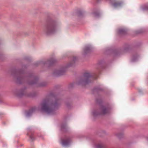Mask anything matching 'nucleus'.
I'll list each match as a JSON object with an SVG mask.
<instances>
[{"label":"nucleus","mask_w":148,"mask_h":148,"mask_svg":"<svg viewBox=\"0 0 148 148\" xmlns=\"http://www.w3.org/2000/svg\"><path fill=\"white\" fill-rule=\"evenodd\" d=\"M61 104L60 99L56 96L49 95L38 106L39 110L48 114H55Z\"/></svg>","instance_id":"nucleus-1"},{"label":"nucleus","mask_w":148,"mask_h":148,"mask_svg":"<svg viewBox=\"0 0 148 148\" xmlns=\"http://www.w3.org/2000/svg\"><path fill=\"white\" fill-rule=\"evenodd\" d=\"M26 68L25 65H23L21 69L13 71L11 75L15 79L16 82L18 84L21 83L25 79L27 80V82L29 84L32 85L36 83L38 81V77L32 74H29L27 77L25 78L22 76L21 74L24 73L23 70Z\"/></svg>","instance_id":"nucleus-2"},{"label":"nucleus","mask_w":148,"mask_h":148,"mask_svg":"<svg viewBox=\"0 0 148 148\" xmlns=\"http://www.w3.org/2000/svg\"><path fill=\"white\" fill-rule=\"evenodd\" d=\"M58 25V23L56 21L50 20L45 26L44 30L45 34L47 35L54 34L56 31Z\"/></svg>","instance_id":"nucleus-3"},{"label":"nucleus","mask_w":148,"mask_h":148,"mask_svg":"<svg viewBox=\"0 0 148 148\" xmlns=\"http://www.w3.org/2000/svg\"><path fill=\"white\" fill-rule=\"evenodd\" d=\"M92 76L95 79H96L97 78V76L94 77L90 73H86L84 74L83 76L79 79L77 82V84L78 85L84 86L90 82L89 79Z\"/></svg>","instance_id":"nucleus-4"},{"label":"nucleus","mask_w":148,"mask_h":148,"mask_svg":"<svg viewBox=\"0 0 148 148\" xmlns=\"http://www.w3.org/2000/svg\"><path fill=\"white\" fill-rule=\"evenodd\" d=\"M110 112V109L108 106L102 105L97 110H94L93 114L94 116H96L98 115H104Z\"/></svg>","instance_id":"nucleus-5"},{"label":"nucleus","mask_w":148,"mask_h":148,"mask_svg":"<svg viewBox=\"0 0 148 148\" xmlns=\"http://www.w3.org/2000/svg\"><path fill=\"white\" fill-rule=\"evenodd\" d=\"M14 93L19 97H21L23 96L33 97L35 96L34 93H32L27 92L25 88H22L19 90H16Z\"/></svg>","instance_id":"nucleus-6"},{"label":"nucleus","mask_w":148,"mask_h":148,"mask_svg":"<svg viewBox=\"0 0 148 148\" xmlns=\"http://www.w3.org/2000/svg\"><path fill=\"white\" fill-rule=\"evenodd\" d=\"M130 49V47L129 45L126 46L124 48L123 50L122 51L120 49H117L114 50V56H117L120 55V54L123 52H125L129 50Z\"/></svg>","instance_id":"nucleus-7"},{"label":"nucleus","mask_w":148,"mask_h":148,"mask_svg":"<svg viewBox=\"0 0 148 148\" xmlns=\"http://www.w3.org/2000/svg\"><path fill=\"white\" fill-rule=\"evenodd\" d=\"M66 71L65 67L62 68L59 70H55L53 72V75L55 76H58L63 75Z\"/></svg>","instance_id":"nucleus-8"},{"label":"nucleus","mask_w":148,"mask_h":148,"mask_svg":"<svg viewBox=\"0 0 148 148\" xmlns=\"http://www.w3.org/2000/svg\"><path fill=\"white\" fill-rule=\"evenodd\" d=\"M77 57L76 56H73L71 58V61L68 63L67 67H69L74 66L75 63L78 61Z\"/></svg>","instance_id":"nucleus-9"},{"label":"nucleus","mask_w":148,"mask_h":148,"mask_svg":"<svg viewBox=\"0 0 148 148\" xmlns=\"http://www.w3.org/2000/svg\"><path fill=\"white\" fill-rule=\"evenodd\" d=\"M57 62V61L56 59L52 58L46 61L45 64H47L48 66H50L56 63Z\"/></svg>","instance_id":"nucleus-10"},{"label":"nucleus","mask_w":148,"mask_h":148,"mask_svg":"<svg viewBox=\"0 0 148 148\" xmlns=\"http://www.w3.org/2000/svg\"><path fill=\"white\" fill-rule=\"evenodd\" d=\"M113 6L115 7L121 6L123 3L121 1H117L115 0H112L111 2Z\"/></svg>","instance_id":"nucleus-11"},{"label":"nucleus","mask_w":148,"mask_h":148,"mask_svg":"<svg viewBox=\"0 0 148 148\" xmlns=\"http://www.w3.org/2000/svg\"><path fill=\"white\" fill-rule=\"evenodd\" d=\"M91 51V48L90 46H86L84 49L83 54L84 55H85L90 52Z\"/></svg>","instance_id":"nucleus-12"},{"label":"nucleus","mask_w":148,"mask_h":148,"mask_svg":"<svg viewBox=\"0 0 148 148\" xmlns=\"http://www.w3.org/2000/svg\"><path fill=\"white\" fill-rule=\"evenodd\" d=\"M70 142V137H67L66 139L62 140V144L63 145L66 146L69 145Z\"/></svg>","instance_id":"nucleus-13"},{"label":"nucleus","mask_w":148,"mask_h":148,"mask_svg":"<svg viewBox=\"0 0 148 148\" xmlns=\"http://www.w3.org/2000/svg\"><path fill=\"white\" fill-rule=\"evenodd\" d=\"M118 33L120 35H123L126 33V30L124 29L120 28L119 29Z\"/></svg>","instance_id":"nucleus-14"},{"label":"nucleus","mask_w":148,"mask_h":148,"mask_svg":"<svg viewBox=\"0 0 148 148\" xmlns=\"http://www.w3.org/2000/svg\"><path fill=\"white\" fill-rule=\"evenodd\" d=\"M36 110V108L35 107L32 108L29 110L27 113V116H29L30 115L33 113L35 112Z\"/></svg>","instance_id":"nucleus-15"},{"label":"nucleus","mask_w":148,"mask_h":148,"mask_svg":"<svg viewBox=\"0 0 148 148\" xmlns=\"http://www.w3.org/2000/svg\"><path fill=\"white\" fill-rule=\"evenodd\" d=\"M97 147V148H106V146L104 143H101L98 144Z\"/></svg>","instance_id":"nucleus-16"},{"label":"nucleus","mask_w":148,"mask_h":148,"mask_svg":"<svg viewBox=\"0 0 148 148\" xmlns=\"http://www.w3.org/2000/svg\"><path fill=\"white\" fill-rule=\"evenodd\" d=\"M124 135L123 133L119 132L116 134V136L119 138H122Z\"/></svg>","instance_id":"nucleus-17"},{"label":"nucleus","mask_w":148,"mask_h":148,"mask_svg":"<svg viewBox=\"0 0 148 148\" xmlns=\"http://www.w3.org/2000/svg\"><path fill=\"white\" fill-rule=\"evenodd\" d=\"M76 13L77 15L79 16H82L83 14V12L80 10H77L76 11Z\"/></svg>","instance_id":"nucleus-18"},{"label":"nucleus","mask_w":148,"mask_h":148,"mask_svg":"<svg viewBox=\"0 0 148 148\" xmlns=\"http://www.w3.org/2000/svg\"><path fill=\"white\" fill-rule=\"evenodd\" d=\"M47 85V83L46 82H43L40 83L39 86L41 87H45Z\"/></svg>","instance_id":"nucleus-19"},{"label":"nucleus","mask_w":148,"mask_h":148,"mask_svg":"<svg viewBox=\"0 0 148 148\" xmlns=\"http://www.w3.org/2000/svg\"><path fill=\"white\" fill-rule=\"evenodd\" d=\"M61 128L63 131H65L67 129V127L66 124H63L61 126Z\"/></svg>","instance_id":"nucleus-20"},{"label":"nucleus","mask_w":148,"mask_h":148,"mask_svg":"<svg viewBox=\"0 0 148 148\" xmlns=\"http://www.w3.org/2000/svg\"><path fill=\"white\" fill-rule=\"evenodd\" d=\"M94 16L96 17H98L100 16V14L98 12H95L93 14Z\"/></svg>","instance_id":"nucleus-21"},{"label":"nucleus","mask_w":148,"mask_h":148,"mask_svg":"<svg viewBox=\"0 0 148 148\" xmlns=\"http://www.w3.org/2000/svg\"><path fill=\"white\" fill-rule=\"evenodd\" d=\"M103 90V89L101 88H95L94 89L95 91H102Z\"/></svg>","instance_id":"nucleus-22"},{"label":"nucleus","mask_w":148,"mask_h":148,"mask_svg":"<svg viewBox=\"0 0 148 148\" xmlns=\"http://www.w3.org/2000/svg\"><path fill=\"white\" fill-rule=\"evenodd\" d=\"M143 10H148V6H145L142 8Z\"/></svg>","instance_id":"nucleus-23"},{"label":"nucleus","mask_w":148,"mask_h":148,"mask_svg":"<svg viewBox=\"0 0 148 148\" xmlns=\"http://www.w3.org/2000/svg\"><path fill=\"white\" fill-rule=\"evenodd\" d=\"M96 101L97 103L99 104V103H101V99H96Z\"/></svg>","instance_id":"nucleus-24"},{"label":"nucleus","mask_w":148,"mask_h":148,"mask_svg":"<svg viewBox=\"0 0 148 148\" xmlns=\"http://www.w3.org/2000/svg\"><path fill=\"white\" fill-rule=\"evenodd\" d=\"M66 106L68 108H70L71 106V104L69 103H66Z\"/></svg>","instance_id":"nucleus-25"},{"label":"nucleus","mask_w":148,"mask_h":148,"mask_svg":"<svg viewBox=\"0 0 148 148\" xmlns=\"http://www.w3.org/2000/svg\"><path fill=\"white\" fill-rule=\"evenodd\" d=\"M29 137L32 141L34 140V138L33 137V134H32V133H31V134L30 136Z\"/></svg>","instance_id":"nucleus-26"},{"label":"nucleus","mask_w":148,"mask_h":148,"mask_svg":"<svg viewBox=\"0 0 148 148\" xmlns=\"http://www.w3.org/2000/svg\"><path fill=\"white\" fill-rule=\"evenodd\" d=\"M73 84H71V87H73Z\"/></svg>","instance_id":"nucleus-27"},{"label":"nucleus","mask_w":148,"mask_h":148,"mask_svg":"<svg viewBox=\"0 0 148 148\" xmlns=\"http://www.w3.org/2000/svg\"><path fill=\"white\" fill-rule=\"evenodd\" d=\"M97 1V2H99L100 1H101V0H96Z\"/></svg>","instance_id":"nucleus-28"},{"label":"nucleus","mask_w":148,"mask_h":148,"mask_svg":"<svg viewBox=\"0 0 148 148\" xmlns=\"http://www.w3.org/2000/svg\"><path fill=\"white\" fill-rule=\"evenodd\" d=\"M110 0V2H111V1H112V0Z\"/></svg>","instance_id":"nucleus-29"}]
</instances>
